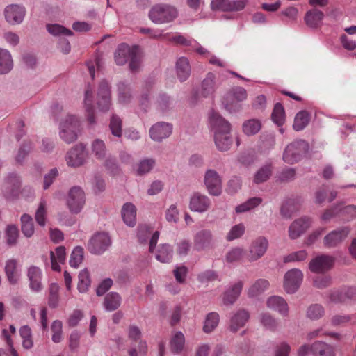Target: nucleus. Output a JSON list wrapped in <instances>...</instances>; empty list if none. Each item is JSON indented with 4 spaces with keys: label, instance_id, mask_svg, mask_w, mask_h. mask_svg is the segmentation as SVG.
<instances>
[{
    "label": "nucleus",
    "instance_id": "obj_52",
    "mask_svg": "<svg viewBox=\"0 0 356 356\" xmlns=\"http://www.w3.org/2000/svg\"><path fill=\"white\" fill-rule=\"evenodd\" d=\"M48 32L54 36L72 35L73 32L65 27L58 24H50L47 25Z\"/></svg>",
    "mask_w": 356,
    "mask_h": 356
},
{
    "label": "nucleus",
    "instance_id": "obj_13",
    "mask_svg": "<svg viewBox=\"0 0 356 356\" xmlns=\"http://www.w3.org/2000/svg\"><path fill=\"white\" fill-rule=\"evenodd\" d=\"M312 218L302 216L294 220L289 227V236L291 240H295L302 235L312 225Z\"/></svg>",
    "mask_w": 356,
    "mask_h": 356
},
{
    "label": "nucleus",
    "instance_id": "obj_7",
    "mask_svg": "<svg viewBox=\"0 0 356 356\" xmlns=\"http://www.w3.org/2000/svg\"><path fill=\"white\" fill-rule=\"evenodd\" d=\"M85 204V193L81 188L79 186L72 187L67 197V204L73 213H79Z\"/></svg>",
    "mask_w": 356,
    "mask_h": 356
},
{
    "label": "nucleus",
    "instance_id": "obj_6",
    "mask_svg": "<svg viewBox=\"0 0 356 356\" xmlns=\"http://www.w3.org/2000/svg\"><path fill=\"white\" fill-rule=\"evenodd\" d=\"M204 184L208 193L218 196L222 193V179L219 174L213 169L206 170L204 176Z\"/></svg>",
    "mask_w": 356,
    "mask_h": 356
},
{
    "label": "nucleus",
    "instance_id": "obj_8",
    "mask_svg": "<svg viewBox=\"0 0 356 356\" xmlns=\"http://www.w3.org/2000/svg\"><path fill=\"white\" fill-rule=\"evenodd\" d=\"M111 241L108 234L100 232L95 234L89 241L88 249L92 254H101L111 245Z\"/></svg>",
    "mask_w": 356,
    "mask_h": 356
},
{
    "label": "nucleus",
    "instance_id": "obj_56",
    "mask_svg": "<svg viewBox=\"0 0 356 356\" xmlns=\"http://www.w3.org/2000/svg\"><path fill=\"white\" fill-rule=\"evenodd\" d=\"M245 227L243 223H239L233 226L227 233L226 239L228 241L237 239L241 237L245 233Z\"/></svg>",
    "mask_w": 356,
    "mask_h": 356
},
{
    "label": "nucleus",
    "instance_id": "obj_31",
    "mask_svg": "<svg viewBox=\"0 0 356 356\" xmlns=\"http://www.w3.org/2000/svg\"><path fill=\"white\" fill-rule=\"evenodd\" d=\"M132 99L131 88L129 84L124 81L118 84V102L120 104H128Z\"/></svg>",
    "mask_w": 356,
    "mask_h": 356
},
{
    "label": "nucleus",
    "instance_id": "obj_61",
    "mask_svg": "<svg viewBox=\"0 0 356 356\" xmlns=\"http://www.w3.org/2000/svg\"><path fill=\"white\" fill-rule=\"evenodd\" d=\"M47 208L46 202L41 200L36 210L35 218L38 224L40 226H44L46 223Z\"/></svg>",
    "mask_w": 356,
    "mask_h": 356
},
{
    "label": "nucleus",
    "instance_id": "obj_20",
    "mask_svg": "<svg viewBox=\"0 0 356 356\" xmlns=\"http://www.w3.org/2000/svg\"><path fill=\"white\" fill-rule=\"evenodd\" d=\"M27 277L29 282V288L33 292L38 293L42 291V273L40 268L31 266L27 270Z\"/></svg>",
    "mask_w": 356,
    "mask_h": 356
},
{
    "label": "nucleus",
    "instance_id": "obj_16",
    "mask_svg": "<svg viewBox=\"0 0 356 356\" xmlns=\"http://www.w3.org/2000/svg\"><path fill=\"white\" fill-rule=\"evenodd\" d=\"M332 257L322 254L313 259L309 264L310 270L313 273H321L329 270L333 266Z\"/></svg>",
    "mask_w": 356,
    "mask_h": 356
},
{
    "label": "nucleus",
    "instance_id": "obj_35",
    "mask_svg": "<svg viewBox=\"0 0 356 356\" xmlns=\"http://www.w3.org/2000/svg\"><path fill=\"white\" fill-rule=\"evenodd\" d=\"M270 286L269 282L266 279H258L250 286L248 295L250 298L257 297L266 291Z\"/></svg>",
    "mask_w": 356,
    "mask_h": 356
},
{
    "label": "nucleus",
    "instance_id": "obj_59",
    "mask_svg": "<svg viewBox=\"0 0 356 356\" xmlns=\"http://www.w3.org/2000/svg\"><path fill=\"white\" fill-rule=\"evenodd\" d=\"M155 165V160L153 159H145L140 161L137 168V173L140 175L149 172Z\"/></svg>",
    "mask_w": 356,
    "mask_h": 356
},
{
    "label": "nucleus",
    "instance_id": "obj_18",
    "mask_svg": "<svg viewBox=\"0 0 356 356\" xmlns=\"http://www.w3.org/2000/svg\"><path fill=\"white\" fill-rule=\"evenodd\" d=\"M194 248L197 251H202L212 246L213 236L208 229L197 232L193 238Z\"/></svg>",
    "mask_w": 356,
    "mask_h": 356
},
{
    "label": "nucleus",
    "instance_id": "obj_38",
    "mask_svg": "<svg viewBox=\"0 0 356 356\" xmlns=\"http://www.w3.org/2000/svg\"><path fill=\"white\" fill-rule=\"evenodd\" d=\"M121 300V296L118 293L111 292L104 298V309L108 312L114 311L120 307Z\"/></svg>",
    "mask_w": 356,
    "mask_h": 356
},
{
    "label": "nucleus",
    "instance_id": "obj_3",
    "mask_svg": "<svg viewBox=\"0 0 356 356\" xmlns=\"http://www.w3.org/2000/svg\"><path fill=\"white\" fill-rule=\"evenodd\" d=\"M178 16L177 8L171 5L159 3L154 6L149 12V17L154 24L169 23Z\"/></svg>",
    "mask_w": 356,
    "mask_h": 356
},
{
    "label": "nucleus",
    "instance_id": "obj_12",
    "mask_svg": "<svg viewBox=\"0 0 356 356\" xmlns=\"http://www.w3.org/2000/svg\"><path fill=\"white\" fill-rule=\"evenodd\" d=\"M348 227H342L330 232L323 238L324 245L327 248H334L341 243L350 234Z\"/></svg>",
    "mask_w": 356,
    "mask_h": 356
},
{
    "label": "nucleus",
    "instance_id": "obj_34",
    "mask_svg": "<svg viewBox=\"0 0 356 356\" xmlns=\"http://www.w3.org/2000/svg\"><path fill=\"white\" fill-rule=\"evenodd\" d=\"M13 67V62L10 51L0 48V74L8 73Z\"/></svg>",
    "mask_w": 356,
    "mask_h": 356
},
{
    "label": "nucleus",
    "instance_id": "obj_47",
    "mask_svg": "<svg viewBox=\"0 0 356 356\" xmlns=\"http://www.w3.org/2000/svg\"><path fill=\"white\" fill-rule=\"evenodd\" d=\"M309 116L307 111H302L298 113L295 117L293 129L296 131L302 130L309 123Z\"/></svg>",
    "mask_w": 356,
    "mask_h": 356
},
{
    "label": "nucleus",
    "instance_id": "obj_26",
    "mask_svg": "<svg viewBox=\"0 0 356 356\" xmlns=\"http://www.w3.org/2000/svg\"><path fill=\"white\" fill-rule=\"evenodd\" d=\"M176 73L181 82L185 81L189 77L191 69L189 60L186 57H180L176 62Z\"/></svg>",
    "mask_w": 356,
    "mask_h": 356
},
{
    "label": "nucleus",
    "instance_id": "obj_60",
    "mask_svg": "<svg viewBox=\"0 0 356 356\" xmlns=\"http://www.w3.org/2000/svg\"><path fill=\"white\" fill-rule=\"evenodd\" d=\"M52 341L54 343H60L63 339V324L59 320L54 321L51 324Z\"/></svg>",
    "mask_w": 356,
    "mask_h": 356
},
{
    "label": "nucleus",
    "instance_id": "obj_32",
    "mask_svg": "<svg viewBox=\"0 0 356 356\" xmlns=\"http://www.w3.org/2000/svg\"><path fill=\"white\" fill-rule=\"evenodd\" d=\"M311 351L314 356H334V348L324 342L316 341L311 346Z\"/></svg>",
    "mask_w": 356,
    "mask_h": 356
},
{
    "label": "nucleus",
    "instance_id": "obj_50",
    "mask_svg": "<svg viewBox=\"0 0 356 356\" xmlns=\"http://www.w3.org/2000/svg\"><path fill=\"white\" fill-rule=\"evenodd\" d=\"M90 286L89 273L86 269L82 270L79 274V282L77 289L79 292L85 293Z\"/></svg>",
    "mask_w": 356,
    "mask_h": 356
},
{
    "label": "nucleus",
    "instance_id": "obj_9",
    "mask_svg": "<svg viewBox=\"0 0 356 356\" xmlns=\"http://www.w3.org/2000/svg\"><path fill=\"white\" fill-rule=\"evenodd\" d=\"M88 154L86 147L79 144L72 147L66 155V162L68 166L78 168L83 165L86 161Z\"/></svg>",
    "mask_w": 356,
    "mask_h": 356
},
{
    "label": "nucleus",
    "instance_id": "obj_5",
    "mask_svg": "<svg viewBox=\"0 0 356 356\" xmlns=\"http://www.w3.org/2000/svg\"><path fill=\"white\" fill-rule=\"evenodd\" d=\"M248 94L245 88L236 86L230 89L224 99L223 104L229 112H236L241 109L238 104L247 99Z\"/></svg>",
    "mask_w": 356,
    "mask_h": 356
},
{
    "label": "nucleus",
    "instance_id": "obj_27",
    "mask_svg": "<svg viewBox=\"0 0 356 356\" xmlns=\"http://www.w3.org/2000/svg\"><path fill=\"white\" fill-rule=\"evenodd\" d=\"M20 186L19 177L15 173L10 174L5 180L3 184V191L4 195L8 197L14 194Z\"/></svg>",
    "mask_w": 356,
    "mask_h": 356
},
{
    "label": "nucleus",
    "instance_id": "obj_21",
    "mask_svg": "<svg viewBox=\"0 0 356 356\" xmlns=\"http://www.w3.org/2000/svg\"><path fill=\"white\" fill-rule=\"evenodd\" d=\"M250 318V314L245 309H239L232 314L229 321V330L236 332L243 327Z\"/></svg>",
    "mask_w": 356,
    "mask_h": 356
},
{
    "label": "nucleus",
    "instance_id": "obj_55",
    "mask_svg": "<svg viewBox=\"0 0 356 356\" xmlns=\"http://www.w3.org/2000/svg\"><path fill=\"white\" fill-rule=\"evenodd\" d=\"M83 259V249L80 246L76 247L70 256V264L73 268H78Z\"/></svg>",
    "mask_w": 356,
    "mask_h": 356
},
{
    "label": "nucleus",
    "instance_id": "obj_19",
    "mask_svg": "<svg viewBox=\"0 0 356 356\" xmlns=\"http://www.w3.org/2000/svg\"><path fill=\"white\" fill-rule=\"evenodd\" d=\"M172 131V126L168 122H161L153 125L149 134L152 140L155 141H161L170 136Z\"/></svg>",
    "mask_w": 356,
    "mask_h": 356
},
{
    "label": "nucleus",
    "instance_id": "obj_58",
    "mask_svg": "<svg viewBox=\"0 0 356 356\" xmlns=\"http://www.w3.org/2000/svg\"><path fill=\"white\" fill-rule=\"evenodd\" d=\"M260 322L266 329L275 330L277 327V321L268 313H262L260 315Z\"/></svg>",
    "mask_w": 356,
    "mask_h": 356
},
{
    "label": "nucleus",
    "instance_id": "obj_4",
    "mask_svg": "<svg viewBox=\"0 0 356 356\" xmlns=\"http://www.w3.org/2000/svg\"><path fill=\"white\" fill-rule=\"evenodd\" d=\"M308 149L307 143L303 140L293 141L286 146L283 153V160L289 164L298 162Z\"/></svg>",
    "mask_w": 356,
    "mask_h": 356
},
{
    "label": "nucleus",
    "instance_id": "obj_44",
    "mask_svg": "<svg viewBox=\"0 0 356 356\" xmlns=\"http://www.w3.org/2000/svg\"><path fill=\"white\" fill-rule=\"evenodd\" d=\"M261 127V124L260 121L256 119H251L244 122L243 131L247 136H252L258 133Z\"/></svg>",
    "mask_w": 356,
    "mask_h": 356
},
{
    "label": "nucleus",
    "instance_id": "obj_39",
    "mask_svg": "<svg viewBox=\"0 0 356 356\" xmlns=\"http://www.w3.org/2000/svg\"><path fill=\"white\" fill-rule=\"evenodd\" d=\"M91 151L92 154L98 160H104L107 154V149L104 140L95 139L91 144Z\"/></svg>",
    "mask_w": 356,
    "mask_h": 356
},
{
    "label": "nucleus",
    "instance_id": "obj_15",
    "mask_svg": "<svg viewBox=\"0 0 356 356\" xmlns=\"http://www.w3.org/2000/svg\"><path fill=\"white\" fill-rule=\"evenodd\" d=\"M211 202L209 197L199 192L192 194L189 202V208L192 211L206 212L211 207Z\"/></svg>",
    "mask_w": 356,
    "mask_h": 356
},
{
    "label": "nucleus",
    "instance_id": "obj_30",
    "mask_svg": "<svg viewBox=\"0 0 356 356\" xmlns=\"http://www.w3.org/2000/svg\"><path fill=\"white\" fill-rule=\"evenodd\" d=\"M51 268L54 271H60V264H63L66 259L65 248L63 246L57 247L55 252H50Z\"/></svg>",
    "mask_w": 356,
    "mask_h": 356
},
{
    "label": "nucleus",
    "instance_id": "obj_41",
    "mask_svg": "<svg viewBox=\"0 0 356 356\" xmlns=\"http://www.w3.org/2000/svg\"><path fill=\"white\" fill-rule=\"evenodd\" d=\"M185 343V337L184 334L180 332H176L172 336L170 344L172 353L178 354L181 352Z\"/></svg>",
    "mask_w": 356,
    "mask_h": 356
},
{
    "label": "nucleus",
    "instance_id": "obj_14",
    "mask_svg": "<svg viewBox=\"0 0 356 356\" xmlns=\"http://www.w3.org/2000/svg\"><path fill=\"white\" fill-rule=\"evenodd\" d=\"M25 14V8L18 4L9 5L4 10L6 20L12 25L21 24L24 20Z\"/></svg>",
    "mask_w": 356,
    "mask_h": 356
},
{
    "label": "nucleus",
    "instance_id": "obj_2",
    "mask_svg": "<svg viewBox=\"0 0 356 356\" xmlns=\"http://www.w3.org/2000/svg\"><path fill=\"white\" fill-rule=\"evenodd\" d=\"M79 120L73 115H67L59 124V136L66 143H72L78 138Z\"/></svg>",
    "mask_w": 356,
    "mask_h": 356
},
{
    "label": "nucleus",
    "instance_id": "obj_51",
    "mask_svg": "<svg viewBox=\"0 0 356 356\" xmlns=\"http://www.w3.org/2000/svg\"><path fill=\"white\" fill-rule=\"evenodd\" d=\"M350 322H356L355 314H337L331 318L332 325L334 326L344 325Z\"/></svg>",
    "mask_w": 356,
    "mask_h": 356
},
{
    "label": "nucleus",
    "instance_id": "obj_33",
    "mask_svg": "<svg viewBox=\"0 0 356 356\" xmlns=\"http://www.w3.org/2000/svg\"><path fill=\"white\" fill-rule=\"evenodd\" d=\"M133 47L131 48L125 44H121L118 47L115 52V61L118 65H123L127 63L132 53Z\"/></svg>",
    "mask_w": 356,
    "mask_h": 356
},
{
    "label": "nucleus",
    "instance_id": "obj_1",
    "mask_svg": "<svg viewBox=\"0 0 356 356\" xmlns=\"http://www.w3.org/2000/svg\"><path fill=\"white\" fill-rule=\"evenodd\" d=\"M209 122L214 134V141L218 149L222 152L229 149L232 139L229 136L231 125L229 122L213 111L209 115Z\"/></svg>",
    "mask_w": 356,
    "mask_h": 356
},
{
    "label": "nucleus",
    "instance_id": "obj_62",
    "mask_svg": "<svg viewBox=\"0 0 356 356\" xmlns=\"http://www.w3.org/2000/svg\"><path fill=\"white\" fill-rule=\"evenodd\" d=\"M338 206H339V216L345 217L348 220L356 218V205L350 204L343 207L342 204H339Z\"/></svg>",
    "mask_w": 356,
    "mask_h": 356
},
{
    "label": "nucleus",
    "instance_id": "obj_43",
    "mask_svg": "<svg viewBox=\"0 0 356 356\" xmlns=\"http://www.w3.org/2000/svg\"><path fill=\"white\" fill-rule=\"evenodd\" d=\"M21 222V229L23 234L27 238L32 236L34 234V225L31 216L28 214L22 215Z\"/></svg>",
    "mask_w": 356,
    "mask_h": 356
},
{
    "label": "nucleus",
    "instance_id": "obj_64",
    "mask_svg": "<svg viewBox=\"0 0 356 356\" xmlns=\"http://www.w3.org/2000/svg\"><path fill=\"white\" fill-rule=\"evenodd\" d=\"M58 290L59 286L57 284H51L49 286V305L50 307L55 308L58 305Z\"/></svg>",
    "mask_w": 356,
    "mask_h": 356
},
{
    "label": "nucleus",
    "instance_id": "obj_40",
    "mask_svg": "<svg viewBox=\"0 0 356 356\" xmlns=\"http://www.w3.org/2000/svg\"><path fill=\"white\" fill-rule=\"evenodd\" d=\"M353 289H336L331 291L329 294L330 302L333 303H342L344 302L348 298L352 297L350 294L352 293Z\"/></svg>",
    "mask_w": 356,
    "mask_h": 356
},
{
    "label": "nucleus",
    "instance_id": "obj_24",
    "mask_svg": "<svg viewBox=\"0 0 356 356\" xmlns=\"http://www.w3.org/2000/svg\"><path fill=\"white\" fill-rule=\"evenodd\" d=\"M266 305L268 308L279 312L283 316H286L289 314L288 305L286 300L280 296L270 297L267 300Z\"/></svg>",
    "mask_w": 356,
    "mask_h": 356
},
{
    "label": "nucleus",
    "instance_id": "obj_25",
    "mask_svg": "<svg viewBox=\"0 0 356 356\" xmlns=\"http://www.w3.org/2000/svg\"><path fill=\"white\" fill-rule=\"evenodd\" d=\"M121 215L124 222L129 227L136 224V208L130 202L125 203L122 208Z\"/></svg>",
    "mask_w": 356,
    "mask_h": 356
},
{
    "label": "nucleus",
    "instance_id": "obj_63",
    "mask_svg": "<svg viewBox=\"0 0 356 356\" xmlns=\"http://www.w3.org/2000/svg\"><path fill=\"white\" fill-rule=\"evenodd\" d=\"M2 334L4 337L6 344L9 347L10 354L9 355L6 351L0 348V356H19L16 350L13 347V341L10 338V336L8 334V331L6 330H3Z\"/></svg>",
    "mask_w": 356,
    "mask_h": 356
},
{
    "label": "nucleus",
    "instance_id": "obj_48",
    "mask_svg": "<svg viewBox=\"0 0 356 356\" xmlns=\"http://www.w3.org/2000/svg\"><path fill=\"white\" fill-rule=\"evenodd\" d=\"M325 314L324 307L320 304H312L307 309V317L312 320L322 318Z\"/></svg>",
    "mask_w": 356,
    "mask_h": 356
},
{
    "label": "nucleus",
    "instance_id": "obj_57",
    "mask_svg": "<svg viewBox=\"0 0 356 356\" xmlns=\"http://www.w3.org/2000/svg\"><path fill=\"white\" fill-rule=\"evenodd\" d=\"M129 69L131 72H137L140 67V56L139 54V49L137 47H133L132 53L129 57Z\"/></svg>",
    "mask_w": 356,
    "mask_h": 356
},
{
    "label": "nucleus",
    "instance_id": "obj_37",
    "mask_svg": "<svg viewBox=\"0 0 356 356\" xmlns=\"http://www.w3.org/2000/svg\"><path fill=\"white\" fill-rule=\"evenodd\" d=\"M109 130L115 138H120L122 136V120L115 113L111 115L109 124Z\"/></svg>",
    "mask_w": 356,
    "mask_h": 356
},
{
    "label": "nucleus",
    "instance_id": "obj_45",
    "mask_svg": "<svg viewBox=\"0 0 356 356\" xmlns=\"http://www.w3.org/2000/svg\"><path fill=\"white\" fill-rule=\"evenodd\" d=\"M19 334L22 339V346L25 349H31L33 346L32 332L28 325H24L19 329Z\"/></svg>",
    "mask_w": 356,
    "mask_h": 356
},
{
    "label": "nucleus",
    "instance_id": "obj_42",
    "mask_svg": "<svg viewBox=\"0 0 356 356\" xmlns=\"http://www.w3.org/2000/svg\"><path fill=\"white\" fill-rule=\"evenodd\" d=\"M172 248L169 244H163L156 253V259L162 263L170 262L172 258Z\"/></svg>",
    "mask_w": 356,
    "mask_h": 356
},
{
    "label": "nucleus",
    "instance_id": "obj_53",
    "mask_svg": "<svg viewBox=\"0 0 356 356\" xmlns=\"http://www.w3.org/2000/svg\"><path fill=\"white\" fill-rule=\"evenodd\" d=\"M271 118L273 121L278 126H282L284 122V110L280 103H277L273 108Z\"/></svg>",
    "mask_w": 356,
    "mask_h": 356
},
{
    "label": "nucleus",
    "instance_id": "obj_10",
    "mask_svg": "<svg viewBox=\"0 0 356 356\" xmlns=\"http://www.w3.org/2000/svg\"><path fill=\"white\" fill-rule=\"evenodd\" d=\"M303 273L297 268L288 270L284 277V289L287 293H294L300 286Z\"/></svg>",
    "mask_w": 356,
    "mask_h": 356
},
{
    "label": "nucleus",
    "instance_id": "obj_46",
    "mask_svg": "<svg viewBox=\"0 0 356 356\" xmlns=\"http://www.w3.org/2000/svg\"><path fill=\"white\" fill-rule=\"evenodd\" d=\"M156 104L157 109L160 112L165 113L172 108V101L169 96L163 93L157 97Z\"/></svg>",
    "mask_w": 356,
    "mask_h": 356
},
{
    "label": "nucleus",
    "instance_id": "obj_54",
    "mask_svg": "<svg viewBox=\"0 0 356 356\" xmlns=\"http://www.w3.org/2000/svg\"><path fill=\"white\" fill-rule=\"evenodd\" d=\"M19 237V230L15 225H8L6 230V243L13 246L17 243Z\"/></svg>",
    "mask_w": 356,
    "mask_h": 356
},
{
    "label": "nucleus",
    "instance_id": "obj_23",
    "mask_svg": "<svg viewBox=\"0 0 356 356\" xmlns=\"http://www.w3.org/2000/svg\"><path fill=\"white\" fill-rule=\"evenodd\" d=\"M18 261L15 259H10L6 261L5 264V273L8 281L11 284H15L20 277V269L18 268Z\"/></svg>",
    "mask_w": 356,
    "mask_h": 356
},
{
    "label": "nucleus",
    "instance_id": "obj_36",
    "mask_svg": "<svg viewBox=\"0 0 356 356\" xmlns=\"http://www.w3.org/2000/svg\"><path fill=\"white\" fill-rule=\"evenodd\" d=\"M219 322V314L215 312H209L207 314L204 321L203 332L207 334L212 332L218 327Z\"/></svg>",
    "mask_w": 356,
    "mask_h": 356
},
{
    "label": "nucleus",
    "instance_id": "obj_29",
    "mask_svg": "<svg viewBox=\"0 0 356 356\" xmlns=\"http://www.w3.org/2000/svg\"><path fill=\"white\" fill-rule=\"evenodd\" d=\"M243 287V282L238 281L229 288L225 293L223 302L225 305H232L237 300Z\"/></svg>",
    "mask_w": 356,
    "mask_h": 356
},
{
    "label": "nucleus",
    "instance_id": "obj_11",
    "mask_svg": "<svg viewBox=\"0 0 356 356\" xmlns=\"http://www.w3.org/2000/svg\"><path fill=\"white\" fill-rule=\"evenodd\" d=\"M268 247V241L264 236H259L252 241L249 247L248 259L250 261H254L262 257Z\"/></svg>",
    "mask_w": 356,
    "mask_h": 356
},
{
    "label": "nucleus",
    "instance_id": "obj_22",
    "mask_svg": "<svg viewBox=\"0 0 356 356\" xmlns=\"http://www.w3.org/2000/svg\"><path fill=\"white\" fill-rule=\"evenodd\" d=\"M83 104L86 113L87 121L90 125L96 123L95 106L93 105V92L90 86H88L85 91Z\"/></svg>",
    "mask_w": 356,
    "mask_h": 356
},
{
    "label": "nucleus",
    "instance_id": "obj_28",
    "mask_svg": "<svg viewBox=\"0 0 356 356\" xmlns=\"http://www.w3.org/2000/svg\"><path fill=\"white\" fill-rule=\"evenodd\" d=\"M324 14L320 10L314 8L307 12L305 16L306 24L312 29L319 27L322 24Z\"/></svg>",
    "mask_w": 356,
    "mask_h": 356
},
{
    "label": "nucleus",
    "instance_id": "obj_17",
    "mask_svg": "<svg viewBox=\"0 0 356 356\" xmlns=\"http://www.w3.org/2000/svg\"><path fill=\"white\" fill-rule=\"evenodd\" d=\"M218 86L216 75L208 72L201 83L199 94L203 97H213Z\"/></svg>",
    "mask_w": 356,
    "mask_h": 356
},
{
    "label": "nucleus",
    "instance_id": "obj_49",
    "mask_svg": "<svg viewBox=\"0 0 356 356\" xmlns=\"http://www.w3.org/2000/svg\"><path fill=\"white\" fill-rule=\"evenodd\" d=\"M272 174V167L270 164L262 166L255 174L254 181L259 184L267 181Z\"/></svg>",
    "mask_w": 356,
    "mask_h": 356
}]
</instances>
